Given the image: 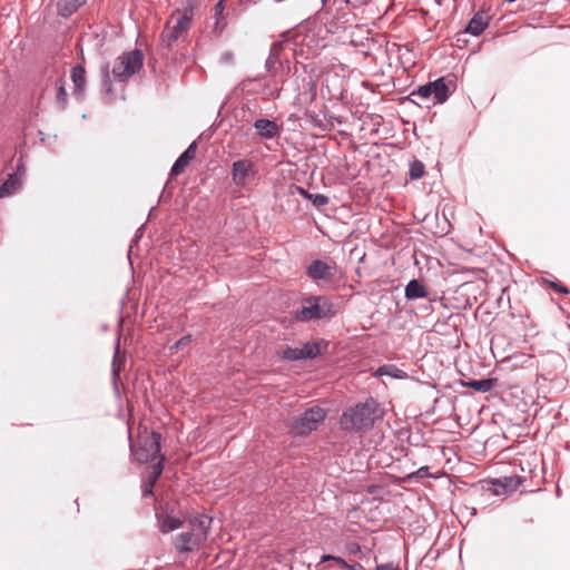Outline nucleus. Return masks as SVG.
Masks as SVG:
<instances>
[{
  "label": "nucleus",
  "instance_id": "a878e982",
  "mask_svg": "<svg viewBox=\"0 0 570 570\" xmlns=\"http://www.w3.org/2000/svg\"><path fill=\"white\" fill-rule=\"evenodd\" d=\"M163 472V460L159 459L158 462L151 468L148 473V481L150 483H156L157 479L160 476Z\"/></svg>",
  "mask_w": 570,
  "mask_h": 570
},
{
  "label": "nucleus",
  "instance_id": "cd10ccee",
  "mask_svg": "<svg viewBox=\"0 0 570 570\" xmlns=\"http://www.w3.org/2000/svg\"><path fill=\"white\" fill-rule=\"evenodd\" d=\"M57 101L60 104L62 108H65L67 102V92L62 85H58L57 87Z\"/></svg>",
  "mask_w": 570,
  "mask_h": 570
},
{
  "label": "nucleus",
  "instance_id": "ea45409f",
  "mask_svg": "<svg viewBox=\"0 0 570 570\" xmlns=\"http://www.w3.org/2000/svg\"><path fill=\"white\" fill-rule=\"evenodd\" d=\"M558 289H559L560 292H564V293L567 292V291H566V288H563V287H561V286H560V287H558Z\"/></svg>",
  "mask_w": 570,
  "mask_h": 570
},
{
  "label": "nucleus",
  "instance_id": "4c0bfd02",
  "mask_svg": "<svg viewBox=\"0 0 570 570\" xmlns=\"http://www.w3.org/2000/svg\"><path fill=\"white\" fill-rule=\"evenodd\" d=\"M333 559H334V556L325 554L322 557V562L330 561V560L333 561Z\"/></svg>",
  "mask_w": 570,
  "mask_h": 570
},
{
  "label": "nucleus",
  "instance_id": "9b49d317",
  "mask_svg": "<svg viewBox=\"0 0 570 570\" xmlns=\"http://www.w3.org/2000/svg\"><path fill=\"white\" fill-rule=\"evenodd\" d=\"M196 153V142H193L175 161V164L171 167V175L177 176L180 173L184 171L186 166L189 164V161L195 157Z\"/></svg>",
  "mask_w": 570,
  "mask_h": 570
},
{
  "label": "nucleus",
  "instance_id": "2f4dec72",
  "mask_svg": "<svg viewBox=\"0 0 570 570\" xmlns=\"http://www.w3.org/2000/svg\"><path fill=\"white\" fill-rule=\"evenodd\" d=\"M225 7H224V3L223 1H219L216 6H215V17L217 18V21L219 20V17L222 16L223 11H224Z\"/></svg>",
  "mask_w": 570,
  "mask_h": 570
},
{
  "label": "nucleus",
  "instance_id": "5701e85b",
  "mask_svg": "<svg viewBox=\"0 0 570 570\" xmlns=\"http://www.w3.org/2000/svg\"><path fill=\"white\" fill-rule=\"evenodd\" d=\"M281 355L285 360L299 361L304 360L301 352V347H286L281 352Z\"/></svg>",
  "mask_w": 570,
  "mask_h": 570
},
{
  "label": "nucleus",
  "instance_id": "423d86ee",
  "mask_svg": "<svg viewBox=\"0 0 570 570\" xmlns=\"http://www.w3.org/2000/svg\"><path fill=\"white\" fill-rule=\"evenodd\" d=\"M141 66V53L136 50L120 56L114 65L112 73L116 79L122 81L131 77Z\"/></svg>",
  "mask_w": 570,
  "mask_h": 570
},
{
  "label": "nucleus",
  "instance_id": "f8f14e48",
  "mask_svg": "<svg viewBox=\"0 0 570 570\" xmlns=\"http://www.w3.org/2000/svg\"><path fill=\"white\" fill-rule=\"evenodd\" d=\"M254 128L264 138H273L278 134V126L276 122L268 119H258L254 124Z\"/></svg>",
  "mask_w": 570,
  "mask_h": 570
},
{
  "label": "nucleus",
  "instance_id": "473e14b6",
  "mask_svg": "<svg viewBox=\"0 0 570 570\" xmlns=\"http://www.w3.org/2000/svg\"><path fill=\"white\" fill-rule=\"evenodd\" d=\"M376 570H397V568L393 563H385L377 566Z\"/></svg>",
  "mask_w": 570,
  "mask_h": 570
},
{
  "label": "nucleus",
  "instance_id": "dca6fc26",
  "mask_svg": "<svg viewBox=\"0 0 570 570\" xmlns=\"http://www.w3.org/2000/svg\"><path fill=\"white\" fill-rule=\"evenodd\" d=\"M71 79L75 86V95L81 96L86 86L85 69L81 66L72 68Z\"/></svg>",
  "mask_w": 570,
  "mask_h": 570
},
{
  "label": "nucleus",
  "instance_id": "4be33fe9",
  "mask_svg": "<svg viewBox=\"0 0 570 570\" xmlns=\"http://www.w3.org/2000/svg\"><path fill=\"white\" fill-rule=\"evenodd\" d=\"M466 386L478 391V392H489L493 385H494V380L492 379H484V380H473V381H470V382H466L465 383Z\"/></svg>",
  "mask_w": 570,
  "mask_h": 570
},
{
  "label": "nucleus",
  "instance_id": "2eb2a0df",
  "mask_svg": "<svg viewBox=\"0 0 570 570\" xmlns=\"http://www.w3.org/2000/svg\"><path fill=\"white\" fill-rule=\"evenodd\" d=\"M21 186V179L18 175H10L0 186V198L14 194Z\"/></svg>",
  "mask_w": 570,
  "mask_h": 570
},
{
  "label": "nucleus",
  "instance_id": "c756f323",
  "mask_svg": "<svg viewBox=\"0 0 570 570\" xmlns=\"http://www.w3.org/2000/svg\"><path fill=\"white\" fill-rule=\"evenodd\" d=\"M430 475L431 474L429 472V466H422L417 471H415L414 473H411L409 475V479H412V478L423 479V478H426V476H430Z\"/></svg>",
  "mask_w": 570,
  "mask_h": 570
},
{
  "label": "nucleus",
  "instance_id": "39448f33",
  "mask_svg": "<svg viewBox=\"0 0 570 570\" xmlns=\"http://www.w3.org/2000/svg\"><path fill=\"white\" fill-rule=\"evenodd\" d=\"M135 459L141 463L155 461L160 453V435L156 432L145 434L137 449L131 448Z\"/></svg>",
  "mask_w": 570,
  "mask_h": 570
},
{
  "label": "nucleus",
  "instance_id": "58836bf2",
  "mask_svg": "<svg viewBox=\"0 0 570 570\" xmlns=\"http://www.w3.org/2000/svg\"><path fill=\"white\" fill-rule=\"evenodd\" d=\"M104 72H105V80H106V81H109L108 67H106V68H105Z\"/></svg>",
  "mask_w": 570,
  "mask_h": 570
},
{
  "label": "nucleus",
  "instance_id": "f3484780",
  "mask_svg": "<svg viewBox=\"0 0 570 570\" xmlns=\"http://www.w3.org/2000/svg\"><path fill=\"white\" fill-rule=\"evenodd\" d=\"M383 375H387V376H391V377L397 379V380L407 379V374L404 371L396 367L395 365H383V366L379 367L375 372V376H383Z\"/></svg>",
  "mask_w": 570,
  "mask_h": 570
},
{
  "label": "nucleus",
  "instance_id": "393cba45",
  "mask_svg": "<svg viewBox=\"0 0 570 570\" xmlns=\"http://www.w3.org/2000/svg\"><path fill=\"white\" fill-rule=\"evenodd\" d=\"M424 175V165L419 161L414 160L410 166V176L412 179H419Z\"/></svg>",
  "mask_w": 570,
  "mask_h": 570
},
{
  "label": "nucleus",
  "instance_id": "f03ea898",
  "mask_svg": "<svg viewBox=\"0 0 570 570\" xmlns=\"http://www.w3.org/2000/svg\"><path fill=\"white\" fill-rule=\"evenodd\" d=\"M411 96L417 99V104L430 107L431 105L446 101L450 96V88L444 78H439L435 81L421 86Z\"/></svg>",
  "mask_w": 570,
  "mask_h": 570
},
{
  "label": "nucleus",
  "instance_id": "c9c22d12",
  "mask_svg": "<svg viewBox=\"0 0 570 570\" xmlns=\"http://www.w3.org/2000/svg\"><path fill=\"white\" fill-rule=\"evenodd\" d=\"M347 568L351 570H365L361 563H354L352 566H348Z\"/></svg>",
  "mask_w": 570,
  "mask_h": 570
},
{
  "label": "nucleus",
  "instance_id": "412c9836",
  "mask_svg": "<svg viewBox=\"0 0 570 570\" xmlns=\"http://www.w3.org/2000/svg\"><path fill=\"white\" fill-rule=\"evenodd\" d=\"M322 351V344L316 342H307L301 347L303 358H313Z\"/></svg>",
  "mask_w": 570,
  "mask_h": 570
},
{
  "label": "nucleus",
  "instance_id": "20e7f679",
  "mask_svg": "<svg viewBox=\"0 0 570 570\" xmlns=\"http://www.w3.org/2000/svg\"><path fill=\"white\" fill-rule=\"evenodd\" d=\"M193 17L194 10L190 6L183 10H177L167 22V27L164 31V40L167 41L168 45L177 40L181 33L187 31Z\"/></svg>",
  "mask_w": 570,
  "mask_h": 570
},
{
  "label": "nucleus",
  "instance_id": "9d476101",
  "mask_svg": "<svg viewBox=\"0 0 570 570\" xmlns=\"http://www.w3.org/2000/svg\"><path fill=\"white\" fill-rule=\"evenodd\" d=\"M212 522V519L207 515H200L190 520L189 524L193 532V540L196 543H202L206 540L208 528Z\"/></svg>",
  "mask_w": 570,
  "mask_h": 570
},
{
  "label": "nucleus",
  "instance_id": "72a5a7b5",
  "mask_svg": "<svg viewBox=\"0 0 570 570\" xmlns=\"http://www.w3.org/2000/svg\"><path fill=\"white\" fill-rule=\"evenodd\" d=\"M153 488H154V483H150L148 481V483L144 488V494L145 495L151 494L153 493Z\"/></svg>",
  "mask_w": 570,
  "mask_h": 570
},
{
  "label": "nucleus",
  "instance_id": "b1692460",
  "mask_svg": "<svg viewBox=\"0 0 570 570\" xmlns=\"http://www.w3.org/2000/svg\"><path fill=\"white\" fill-rule=\"evenodd\" d=\"M125 364V356L120 354L119 347L117 346L114 362H112V374L115 377L118 376L119 372L121 371L122 366Z\"/></svg>",
  "mask_w": 570,
  "mask_h": 570
},
{
  "label": "nucleus",
  "instance_id": "ddd939ff",
  "mask_svg": "<svg viewBox=\"0 0 570 570\" xmlns=\"http://www.w3.org/2000/svg\"><path fill=\"white\" fill-rule=\"evenodd\" d=\"M429 295L425 286L417 279H412L405 286V297L407 299L424 298Z\"/></svg>",
  "mask_w": 570,
  "mask_h": 570
},
{
  "label": "nucleus",
  "instance_id": "c85d7f7f",
  "mask_svg": "<svg viewBox=\"0 0 570 570\" xmlns=\"http://www.w3.org/2000/svg\"><path fill=\"white\" fill-rule=\"evenodd\" d=\"M191 341V336L190 335H186L184 337H181L180 340H178L174 345L170 346V350H180L183 348L184 346H187Z\"/></svg>",
  "mask_w": 570,
  "mask_h": 570
},
{
  "label": "nucleus",
  "instance_id": "6e6552de",
  "mask_svg": "<svg viewBox=\"0 0 570 570\" xmlns=\"http://www.w3.org/2000/svg\"><path fill=\"white\" fill-rule=\"evenodd\" d=\"M335 272V263H327L321 259L313 261L306 269L307 276L314 281H331Z\"/></svg>",
  "mask_w": 570,
  "mask_h": 570
},
{
  "label": "nucleus",
  "instance_id": "e433bc0d",
  "mask_svg": "<svg viewBox=\"0 0 570 570\" xmlns=\"http://www.w3.org/2000/svg\"><path fill=\"white\" fill-rule=\"evenodd\" d=\"M350 551L351 552H358L360 551V547L357 544H351L350 546Z\"/></svg>",
  "mask_w": 570,
  "mask_h": 570
},
{
  "label": "nucleus",
  "instance_id": "6ab92c4d",
  "mask_svg": "<svg viewBox=\"0 0 570 570\" xmlns=\"http://www.w3.org/2000/svg\"><path fill=\"white\" fill-rule=\"evenodd\" d=\"M159 524L163 532H170L178 529L181 524L180 520L171 515H160Z\"/></svg>",
  "mask_w": 570,
  "mask_h": 570
},
{
  "label": "nucleus",
  "instance_id": "f704fd0d",
  "mask_svg": "<svg viewBox=\"0 0 570 570\" xmlns=\"http://www.w3.org/2000/svg\"><path fill=\"white\" fill-rule=\"evenodd\" d=\"M333 561H335L336 563H338L343 568H347L348 567V564L345 562V560L340 558V557H335L334 556Z\"/></svg>",
  "mask_w": 570,
  "mask_h": 570
},
{
  "label": "nucleus",
  "instance_id": "1a4fd4ad",
  "mask_svg": "<svg viewBox=\"0 0 570 570\" xmlns=\"http://www.w3.org/2000/svg\"><path fill=\"white\" fill-rule=\"evenodd\" d=\"M254 165L249 160H237L233 164V181L240 187H245L254 178Z\"/></svg>",
  "mask_w": 570,
  "mask_h": 570
},
{
  "label": "nucleus",
  "instance_id": "aec40b11",
  "mask_svg": "<svg viewBox=\"0 0 570 570\" xmlns=\"http://www.w3.org/2000/svg\"><path fill=\"white\" fill-rule=\"evenodd\" d=\"M200 543H196L193 540V532H184L177 540V549L180 551H190Z\"/></svg>",
  "mask_w": 570,
  "mask_h": 570
},
{
  "label": "nucleus",
  "instance_id": "0eeeda50",
  "mask_svg": "<svg viewBox=\"0 0 570 570\" xmlns=\"http://www.w3.org/2000/svg\"><path fill=\"white\" fill-rule=\"evenodd\" d=\"M325 419V411L320 406L311 407L305 411L304 414L297 419L292 431L295 434L304 435L317 429L318 424Z\"/></svg>",
  "mask_w": 570,
  "mask_h": 570
},
{
  "label": "nucleus",
  "instance_id": "7c9ffc66",
  "mask_svg": "<svg viewBox=\"0 0 570 570\" xmlns=\"http://www.w3.org/2000/svg\"><path fill=\"white\" fill-rule=\"evenodd\" d=\"M308 197L313 200L314 205L316 206L326 205L328 202L327 197L321 194L308 195Z\"/></svg>",
  "mask_w": 570,
  "mask_h": 570
},
{
  "label": "nucleus",
  "instance_id": "7ed1b4c3",
  "mask_svg": "<svg viewBox=\"0 0 570 570\" xmlns=\"http://www.w3.org/2000/svg\"><path fill=\"white\" fill-rule=\"evenodd\" d=\"M335 314L333 304L324 296H312L304 299L297 318L302 321L331 317Z\"/></svg>",
  "mask_w": 570,
  "mask_h": 570
},
{
  "label": "nucleus",
  "instance_id": "a19ab883",
  "mask_svg": "<svg viewBox=\"0 0 570 570\" xmlns=\"http://www.w3.org/2000/svg\"><path fill=\"white\" fill-rule=\"evenodd\" d=\"M324 3H326L328 0H322ZM345 3L348 2V0H344Z\"/></svg>",
  "mask_w": 570,
  "mask_h": 570
},
{
  "label": "nucleus",
  "instance_id": "f257e3e1",
  "mask_svg": "<svg viewBox=\"0 0 570 570\" xmlns=\"http://www.w3.org/2000/svg\"><path fill=\"white\" fill-rule=\"evenodd\" d=\"M382 411L374 399H367L343 412L341 425L347 431H364L382 417Z\"/></svg>",
  "mask_w": 570,
  "mask_h": 570
},
{
  "label": "nucleus",
  "instance_id": "bb28decb",
  "mask_svg": "<svg viewBox=\"0 0 570 570\" xmlns=\"http://www.w3.org/2000/svg\"><path fill=\"white\" fill-rule=\"evenodd\" d=\"M495 487H500L503 489V491H500L498 488L495 489V493L497 494H501L504 492V489L507 487H511V488H515L518 485V482H515L512 478L511 479H505L504 482H498V483H494Z\"/></svg>",
  "mask_w": 570,
  "mask_h": 570
},
{
  "label": "nucleus",
  "instance_id": "4468645a",
  "mask_svg": "<svg viewBox=\"0 0 570 570\" xmlns=\"http://www.w3.org/2000/svg\"><path fill=\"white\" fill-rule=\"evenodd\" d=\"M85 2L86 0H59L57 3L58 13L67 18Z\"/></svg>",
  "mask_w": 570,
  "mask_h": 570
},
{
  "label": "nucleus",
  "instance_id": "a211bd4d",
  "mask_svg": "<svg viewBox=\"0 0 570 570\" xmlns=\"http://www.w3.org/2000/svg\"><path fill=\"white\" fill-rule=\"evenodd\" d=\"M485 27L487 21L481 16H474L468 23L465 31L473 36H479L483 32Z\"/></svg>",
  "mask_w": 570,
  "mask_h": 570
}]
</instances>
